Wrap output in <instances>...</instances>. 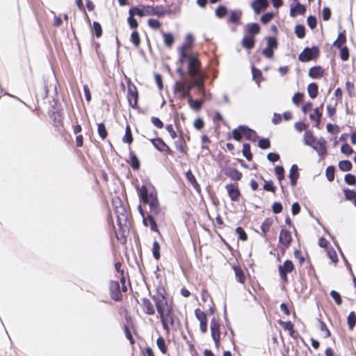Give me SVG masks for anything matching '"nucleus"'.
Here are the masks:
<instances>
[{"label":"nucleus","instance_id":"21","mask_svg":"<svg viewBox=\"0 0 356 356\" xmlns=\"http://www.w3.org/2000/svg\"><path fill=\"white\" fill-rule=\"evenodd\" d=\"M251 6L256 14H259L268 7V0H254Z\"/></svg>","mask_w":356,"mask_h":356},{"label":"nucleus","instance_id":"45","mask_svg":"<svg viewBox=\"0 0 356 356\" xmlns=\"http://www.w3.org/2000/svg\"><path fill=\"white\" fill-rule=\"evenodd\" d=\"M339 168L343 172L350 171L353 168L352 163L348 160L341 161L339 163Z\"/></svg>","mask_w":356,"mask_h":356},{"label":"nucleus","instance_id":"6","mask_svg":"<svg viewBox=\"0 0 356 356\" xmlns=\"http://www.w3.org/2000/svg\"><path fill=\"white\" fill-rule=\"evenodd\" d=\"M296 269L295 265L291 260L286 259L282 265H279L278 271L282 281L286 284L289 282L288 274Z\"/></svg>","mask_w":356,"mask_h":356},{"label":"nucleus","instance_id":"35","mask_svg":"<svg viewBox=\"0 0 356 356\" xmlns=\"http://www.w3.org/2000/svg\"><path fill=\"white\" fill-rule=\"evenodd\" d=\"M316 138L314 136L313 132L310 130H306L304 134V143L307 145L312 146L316 142Z\"/></svg>","mask_w":356,"mask_h":356},{"label":"nucleus","instance_id":"8","mask_svg":"<svg viewBox=\"0 0 356 356\" xmlns=\"http://www.w3.org/2000/svg\"><path fill=\"white\" fill-rule=\"evenodd\" d=\"M109 294L112 300L115 301H121L122 300V294L121 287L118 281L111 280L108 285Z\"/></svg>","mask_w":356,"mask_h":356},{"label":"nucleus","instance_id":"22","mask_svg":"<svg viewBox=\"0 0 356 356\" xmlns=\"http://www.w3.org/2000/svg\"><path fill=\"white\" fill-rule=\"evenodd\" d=\"M167 13V11L162 6H146V15H156L159 17H163Z\"/></svg>","mask_w":356,"mask_h":356},{"label":"nucleus","instance_id":"58","mask_svg":"<svg viewBox=\"0 0 356 356\" xmlns=\"http://www.w3.org/2000/svg\"><path fill=\"white\" fill-rule=\"evenodd\" d=\"M335 168L333 165H330L326 168L325 175L329 181H332L334 179Z\"/></svg>","mask_w":356,"mask_h":356},{"label":"nucleus","instance_id":"64","mask_svg":"<svg viewBox=\"0 0 356 356\" xmlns=\"http://www.w3.org/2000/svg\"><path fill=\"white\" fill-rule=\"evenodd\" d=\"M274 17L275 14L273 13H266L261 17V22L266 24L270 22L274 18Z\"/></svg>","mask_w":356,"mask_h":356},{"label":"nucleus","instance_id":"13","mask_svg":"<svg viewBox=\"0 0 356 356\" xmlns=\"http://www.w3.org/2000/svg\"><path fill=\"white\" fill-rule=\"evenodd\" d=\"M293 238L290 231L282 229L279 236V243L285 248L287 249L291 245Z\"/></svg>","mask_w":356,"mask_h":356},{"label":"nucleus","instance_id":"19","mask_svg":"<svg viewBox=\"0 0 356 356\" xmlns=\"http://www.w3.org/2000/svg\"><path fill=\"white\" fill-rule=\"evenodd\" d=\"M191 44L189 42H186L183 44L179 49V60L181 63H184L185 60H186L188 58V56L192 54L193 52H191Z\"/></svg>","mask_w":356,"mask_h":356},{"label":"nucleus","instance_id":"27","mask_svg":"<svg viewBox=\"0 0 356 356\" xmlns=\"http://www.w3.org/2000/svg\"><path fill=\"white\" fill-rule=\"evenodd\" d=\"M300 174L298 172V167L296 164H293L290 169L289 179L291 185L295 186L299 178Z\"/></svg>","mask_w":356,"mask_h":356},{"label":"nucleus","instance_id":"36","mask_svg":"<svg viewBox=\"0 0 356 356\" xmlns=\"http://www.w3.org/2000/svg\"><path fill=\"white\" fill-rule=\"evenodd\" d=\"M134 141V137L131 132V129L129 124H127L125 128V134L122 137V142L129 145L131 144Z\"/></svg>","mask_w":356,"mask_h":356},{"label":"nucleus","instance_id":"50","mask_svg":"<svg viewBox=\"0 0 356 356\" xmlns=\"http://www.w3.org/2000/svg\"><path fill=\"white\" fill-rule=\"evenodd\" d=\"M343 193L347 200L353 201L354 202L355 200H356V190L353 191L349 188H344Z\"/></svg>","mask_w":356,"mask_h":356},{"label":"nucleus","instance_id":"14","mask_svg":"<svg viewBox=\"0 0 356 356\" xmlns=\"http://www.w3.org/2000/svg\"><path fill=\"white\" fill-rule=\"evenodd\" d=\"M140 307L143 313L146 315L154 316L156 313L155 304L154 305L147 298H141Z\"/></svg>","mask_w":356,"mask_h":356},{"label":"nucleus","instance_id":"24","mask_svg":"<svg viewBox=\"0 0 356 356\" xmlns=\"http://www.w3.org/2000/svg\"><path fill=\"white\" fill-rule=\"evenodd\" d=\"M50 118L53 121L54 126L56 127L63 126V115L61 111H53L50 114Z\"/></svg>","mask_w":356,"mask_h":356},{"label":"nucleus","instance_id":"39","mask_svg":"<svg viewBox=\"0 0 356 356\" xmlns=\"http://www.w3.org/2000/svg\"><path fill=\"white\" fill-rule=\"evenodd\" d=\"M321 117L322 113L320 111L318 108H316L314 109V113L309 115L310 120H314L316 122L315 126L318 128L321 124Z\"/></svg>","mask_w":356,"mask_h":356},{"label":"nucleus","instance_id":"61","mask_svg":"<svg viewBox=\"0 0 356 356\" xmlns=\"http://www.w3.org/2000/svg\"><path fill=\"white\" fill-rule=\"evenodd\" d=\"M124 332L127 339L129 341L130 343L132 345L134 344L135 340L132 336L131 329L128 325H125L124 326Z\"/></svg>","mask_w":356,"mask_h":356},{"label":"nucleus","instance_id":"56","mask_svg":"<svg viewBox=\"0 0 356 356\" xmlns=\"http://www.w3.org/2000/svg\"><path fill=\"white\" fill-rule=\"evenodd\" d=\"M295 33L299 38H303L305 36V28L303 25L298 24L295 27Z\"/></svg>","mask_w":356,"mask_h":356},{"label":"nucleus","instance_id":"34","mask_svg":"<svg viewBox=\"0 0 356 356\" xmlns=\"http://www.w3.org/2000/svg\"><path fill=\"white\" fill-rule=\"evenodd\" d=\"M129 15L132 16L138 15L139 17L147 15L146 7L143 6L133 7L129 9Z\"/></svg>","mask_w":356,"mask_h":356},{"label":"nucleus","instance_id":"32","mask_svg":"<svg viewBox=\"0 0 356 356\" xmlns=\"http://www.w3.org/2000/svg\"><path fill=\"white\" fill-rule=\"evenodd\" d=\"M241 15L242 13L240 10L232 11L227 19V22L238 25L241 23Z\"/></svg>","mask_w":356,"mask_h":356},{"label":"nucleus","instance_id":"55","mask_svg":"<svg viewBox=\"0 0 356 356\" xmlns=\"http://www.w3.org/2000/svg\"><path fill=\"white\" fill-rule=\"evenodd\" d=\"M330 295L332 297V298L334 300L336 305L339 306L342 304V302H343L342 298H341V295L337 291H334V290L331 291L330 293Z\"/></svg>","mask_w":356,"mask_h":356},{"label":"nucleus","instance_id":"60","mask_svg":"<svg viewBox=\"0 0 356 356\" xmlns=\"http://www.w3.org/2000/svg\"><path fill=\"white\" fill-rule=\"evenodd\" d=\"M264 190L272 193H275L276 191V186L274 185L273 181L272 180L266 181L263 187Z\"/></svg>","mask_w":356,"mask_h":356},{"label":"nucleus","instance_id":"26","mask_svg":"<svg viewBox=\"0 0 356 356\" xmlns=\"http://www.w3.org/2000/svg\"><path fill=\"white\" fill-rule=\"evenodd\" d=\"M255 44V37L253 35H245L243 38L241 40V45L243 48L250 50L252 49Z\"/></svg>","mask_w":356,"mask_h":356},{"label":"nucleus","instance_id":"20","mask_svg":"<svg viewBox=\"0 0 356 356\" xmlns=\"http://www.w3.org/2000/svg\"><path fill=\"white\" fill-rule=\"evenodd\" d=\"M325 74V70L321 65L313 66L308 72L309 76L314 79H321L324 76Z\"/></svg>","mask_w":356,"mask_h":356},{"label":"nucleus","instance_id":"7","mask_svg":"<svg viewBox=\"0 0 356 356\" xmlns=\"http://www.w3.org/2000/svg\"><path fill=\"white\" fill-rule=\"evenodd\" d=\"M266 47L262 51V54L268 58H272L274 55V51L277 49L278 42L275 37L269 36L266 38Z\"/></svg>","mask_w":356,"mask_h":356},{"label":"nucleus","instance_id":"5","mask_svg":"<svg viewBox=\"0 0 356 356\" xmlns=\"http://www.w3.org/2000/svg\"><path fill=\"white\" fill-rule=\"evenodd\" d=\"M320 56L319 48L314 46L312 48L305 47L299 54L298 60L302 63H307L312 60L317 59Z\"/></svg>","mask_w":356,"mask_h":356},{"label":"nucleus","instance_id":"62","mask_svg":"<svg viewBox=\"0 0 356 356\" xmlns=\"http://www.w3.org/2000/svg\"><path fill=\"white\" fill-rule=\"evenodd\" d=\"M236 233L238 235V239L243 241L248 239V235L243 227H237L236 228Z\"/></svg>","mask_w":356,"mask_h":356},{"label":"nucleus","instance_id":"4","mask_svg":"<svg viewBox=\"0 0 356 356\" xmlns=\"http://www.w3.org/2000/svg\"><path fill=\"white\" fill-rule=\"evenodd\" d=\"M222 328L224 329V326L220 324V318L213 317L211 320L210 329L212 339L217 349H219L220 346V336L222 334Z\"/></svg>","mask_w":356,"mask_h":356},{"label":"nucleus","instance_id":"9","mask_svg":"<svg viewBox=\"0 0 356 356\" xmlns=\"http://www.w3.org/2000/svg\"><path fill=\"white\" fill-rule=\"evenodd\" d=\"M127 99L129 104L133 108H138V92L136 86L134 84L128 85Z\"/></svg>","mask_w":356,"mask_h":356},{"label":"nucleus","instance_id":"42","mask_svg":"<svg viewBox=\"0 0 356 356\" xmlns=\"http://www.w3.org/2000/svg\"><path fill=\"white\" fill-rule=\"evenodd\" d=\"M97 133L102 140H105L107 138L108 133L106 125L103 122L97 124Z\"/></svg>","mask_w":356,"mask_h":356},{"label":"nucleus","instance_id":"37","mask_svg":"<svg viewBox=\"0 0 356 356\" xmlns=\"http://www.w3.org/2000/svg\"><path fill=\"white\" fill-rule=\"evenodd\" d=\"M175 146L176 149L181 154H186L187 146L184 138L181 136L179 140L175 142Z\"/></svg>","mask_w":356,"mask_h":356},{"label":"nucleus","instance_id":"16","mask_svg":"<svg viewBox=\"0 0 356 356\" xmlns=\"http://www.w3.org/2000/svg\"><path fill=\"white\" fill-rule=\"evenodd\" d=\"M278 324L282 327L284 331H287L289 335L296 339L298 337V333L294 329V325L291 321H283L282 320L277 321Z\"/></svg>","mask_w":356,"mask_h":356},{"label":"nucleus","instance_id":"29","mask_svg":"<svg viewBox=\"0 0 356 356\" xmlns=\"http://www.w3.org/2000/svg\"><path fill=\"white\" fill-rule=\"evenodd\" d=\"M260 33V26L257 23H250L248 24L245 29V34L248 35H253L254 37L256 35Z\"/></svg>","mask_w":356,"mask_h":356},{"label":"nucleus","instance_id":"57","mask_svg":"<svg viewBox=\"0 0 356 356\" xmlns=\"http://www.w3.org/2000/svg\"><path fill=\"white\" fill-rule=\"evenodd\" d=\"M327 255L333 263L337 264L338 262L337 254L333 248H327Z\"/></svg>","mask_w":356,"mask_h":356},{"label":"nucleus","instance_id":"51","mask_svg":"<svg viewBox=\"0 0 356 356\" xmlns=\"http://www.w3.org/2000/svg\"><path fill=\"white\" fill-rule=\"evenodd\" d=\"M318 323H319V329H320V330L325 332L324 338L325 339L329 338L331 336V332L330 331V330L327 327L325 323L323 322L321 319H318Z\"/></svg>","mask_w":356,"mask_h":356},{"label":"nucleus","instance_id":"33","mask_svg":"<svg viewBox=\"0 0 356 356\" xmlns=\"http://www.w3.org/2000/svg\"><path fill=\"white\" fill-rule=\"evenodd\" d=\"M243 137L245 138V139L251 140L252 142H256L258 139V136L254 130L250 129L249 127L244 126L243 129Z\"/></svg>","mask_w":356,"mask_h":356},{"label":"nucleus","instance_id":"59","mask_svg":"<svg viewBox=\"0 0 356 356\" xmlns=\"http://www.w3.org/2000/svg\"><path fill=\"white\" fill-rule=\"evenodd\" d=\"M92 30L97 38H100L102 35V29L101 24L97 22H94L92 24Z\"/></svg>","mask_w":356,"mask_h":356},{"label":"nucleus","instance_id":"40","mask_svg":"<svg viewBox=\"0 0 356 356\" xmlns=\"http://www.w3.org/2000/svg\"><path fill=\"white\" fill-rule=\"evenodd\" d=\"M243 125H240L237 128L233 129L232 138L237 141H240L241 138L243 137Z\"/></svg>","mask_w":356,"mask_h":356},{"label":"nucleus","instance_id":"3","mask_svg":"<svg viewBox=\"0 0 356 356\" xmlns=\"http://www.w3.org/2000/svg\"><path fill=\"white\" fill-rule=\"evenodd\" d=\"M186 63L187 74L191 79L186 78L177 81L173 90L181 93L183 96L189 95L195 86L202 88V81H206L208 76L202 70V63L196 53H192L185 60Z\"/></svg>","mask_w":356,"mask_h":356},{"label":"nucleus","instance_id":"53","mask_svg":"<svg viewBox=\"0 0 356 356\" xmlns=\"http://www.w3.org/2000/svg\"><path fill=\"white\" fill-rule=\"evenodd\" d=\"M164 43L166 47H171L175 42L174 37L170 33H163Z\"/></svg>","mask_w":356,"mask_h":356},{"label":"nucleus","instance_id":"38","mask_svg":"<svg viewBox=\"0 0 356 356\" xmlns=\"http://www.w3.org/2000/svg\"><path fill=\"white\" fill-rule=\"evenodd\" d=\"M307 92L312 99H314L318 96V86L316 83H311L307 86Z\"/></svg>","mask_w":356,"mask_h":356},{"label":"nucleus","instance_id":"28","mask_svg":"<svg viewBox=\"0 0 356 356\" xmlns=\"http://www.w3.org/2000/svg\"><path fill=\"white\" fill-rule=\"evenodd\" d=\"M233 269L234 270L236 280L242 284H245L246 281V277L241 267L240 266L234 265L233 266Z\"/></svg>","mask_w":356,"mask_h":356},{"label":"nucleus","instance_id":"10","mask_svg":"<svg viewBox=\"0 0 356 356\" xmlns=\"http://www.w3.org/2000/svg\"><path fill=\"white\" fill-rule=\"evenodd\" d=\"M150 142L158 151L163 153L165 156L173 155V151L161 138H152Z\"/></svg>","mask_w":356,"mask_h":356},{"label":"nucleus","instance_id":"47","mask_svg":"<svg viewBox=\"0 0 356 356\" xmlns=\"http://www.w3.org/2000/svg\"><path fill=\"white\" fill-rule=\"evenodd\" d=\"M201 299L204 303L209 301L212 302V298L205 285H203L201 291Z\"/></svg>","mask_w":356,"mask_h":356},{"label":"nucleus","instance_id":"43","mask_svg":"<svg viewBox=\"0 0 356 356\" xmlns=\"http://www.w3.org/2000/svg\"><path fill=\"white\" fill-rule=\"evenodd\" d=\"M347 324L349 330H353L356 325V313L350 312L347 317Z\"/></svg>","mask_w":356,"mask_h":356},{"label":"nucleus","instance_id":"11","mask_svg":"<svg viewBox=\"0 0 356 356\" xmlns=\"http://www.w3.org/2000/svg\"><path fill=\"white\" fill-rule=\"evenodd\" d=\"M225 189L230 200L233 202H238L241 193L237 183H230L225 186Z\"/></svg>","mask_w":356,"mask_h":356},{"label":"nucleus","instance_id":"48","mask_svg":"<svg viewBox=\"0 0 356 356\" xmlns=\"http://www.w3.org/2000/svg\"><path fill=\"white\" fill-rule=\"evenodd\" d=\"M243 155L246 158L248 161H252V154L250 149V145L248 143H245L243 145Z\"/></svg>","mask_w":356,"mask_h":356},{"label":"nucleus","instance_id":"17","mask_svg":"<svg viewBox=\"0 0 356 356\" xmlns=\"http://www.w3.org/2000/svg\"><path fill=\"white\" fill-rule=\"evenodd\" d=\"M224 174L229 177L231 180L234 181V183L239 181L243 177L242 172L234 168H227L224 170Z\"/></svg>","mask_w":356,"mask_h":356},{"label":"nucleus","instance_id":"30","mask_svg":"<svg viewBox=\"0 0 356 356\" xmlns=\"http://www.w3.org/2000/svg\"><path fill=\"white\" fill-rule=\"evenodd\" d=\"M305 6L298 2L294 7L291 8L290 15L294 17L298 15H303L305 13Z\"/></svg>","mask_w":356,"mask_h":356},{"label":"nucleus","instance_id":"15","mask_svg":"<svg viewBox=\"0 0 356 356\" xmlns=\"http://www.w3.org/2000/svg\"><path fill=\"white\" fill-rule=\"evenodd\" d=\"M195 315L200 321V329L202 333L207 332V316L204 312L199 308L195 309Z\"/></svg>","mask_w":356,"mask_h":356},{"label":"nucleus","instance_id":"46","mask_svg":"<svg viewBox=\"0 0 356 356\" xmlns=\"http://www.w3.org/2000/svg\"><path fill=\"white\" fill-rule=\"evenodd\" d=\"M156 345H157L159 349L160 350V351L163 354H166L167 353V352H168V347L166 346L165 339L162 337H159L157 339V340H156Z\"/></svg>","mask_w":356,"mask_h":356},{"label":"nucleus","instance_id":"52","mask_svg":"<svg viewBox=\"0 0 356 356\" xmlns=\"http://www.w3.org/2000/svg\"><path fill=\"white\" fill-rule=\"evenodd\" d=\"M160 244L158 241H154L152 245V254L155 259L159 260L161 257L160 254Z\"/></svg>","mask_w":356,"mask_h":356},{"label":"nucleus","instance_id":"41","mask_svg":"<svg viewBox=\"0 0 356 356\" xmlns=\"http://www.w3.org/2000/svg\"><path fill=\"white\" fill-rule=\"evenodd\" d=\"M129 164L134 170H138L140 169V161L138 160V157L134 152L130 153Z\"/></svg>","mask_w":356,"mask_h":356},{"label":"nucleus","instance_id":"49","mask_svg":"<svg viewBox=\"0 0 356 356\" xmlns=\"http://www.w3.org/2000/svg\"><path fill=\"white\" fill-rule=\"evenodd\" d=\"M346 42V36L344 33H341L338 35L337 40L334 42V46L337 48H341L343 44Z\"/></svg>","mask_w":356,"mask_h":356},{"label":"nucleus","instance_id":"2","mask_svg":"<svg viewBox=\"0 0 356 356\" xmlns=\"http://www.w3.org/2000/svg\"><path fill=\"white\" fill-rule=\"evenodd\" d=\"M168 294L163 287L156 289V294L152 296L155 303L158 316L162 327L167 334L172 330H177L180 325V320L172 300H169Z\"/></svg>","mask_w":356,"mask_h":356},{"label":"nucleus","instance_id":"1","mask_svg":"<svg viewBox=\"0 0 356 356\" xmlns=\"http://www.w3.org/2000/svg\"><path fill=\"white\" fill-rule=\"evenodd\" d=\"M138 194L140 200L149 205V211L145 212L141 205H138V209L143 217V223L145 227H150L152 231L160 234L156 218H164V212L162 211L157 197V193L154 188L142 185L138 188Z\"/></svg>","mask_w":356,"mask_h":356},{"label":"nucleus","instance_id":"25","mask_svg":"<svg viewBox=\"0 0 356 356\" xmlns=\"http://www.w3.org/2000/svg\"><path fill=\"white\" fill-rule=\"evenodd\" d=\"M186 177L188 182L191 184V186L194 188V189L199 193H201V187L200 184L197 183L195 175L193 174L191 170H188L186 172Z\"/></svg>","mask_w":356,"mask_h":356},{"label":"nucleus","instance_id":"18","mask_svg":"<svg viewBox=\"0 0 356 356\" xmlns=\"http://www.w3.org/2000/svg\"><path fill=\"white\" fill-rule=\"evenodd\" d=\"M115 213L116 215L117 221L118 225L121 226L122 222H126L127 220V211L124 205L120 202V206H116L115 209Z\"/></svg>","mask_w":356,"mask_h":356},{"label":"nucleus","instance_id":"23","mask_svg":"<svg viewBox=\"0 0 356 356\" xmlns=\"http://www.w3.org/2000/svg\"><path fill=\"white\" fill-rule=\"evenodd\" d=\"M326 142L323 139L316 140V142L312 146L318 154L323 157L327 154Z\"/></svg>","mask_w":356,"mask_h":356},{"label":"nucleus","instance_id":"54","mask_svg":"<svg viewBox=\"0 0 356 356\" xmlns=\"http://www.w3.org/2000/svg\"><path fill=\"white\" fill-rule=\"evenodd\" d=\"M275 173L281 184L282 181L284 179V169L281 165H277L275 168Z\"/></svg>","mask_w":356,"mask_h":356},{"label":"nucleus","instance_id":"31","mask_svg":"<svg viewBox=\"0 0 356 356\" xmlns=\"http://www.w3.org/2000/svg\"><path fill=\"white\" fill-rule=\"evenodd\" d=\"M274 220L272 218H266L261 223V229L262 236L266 237L268 232L270 231V228L273 225Z\"/></svg>","mask_w":356,"mask_h":356},{"label":"nucleus","instance_id":"12","mask_svg":"<svg viewBox=\"0 0 356 356\" xmlns=\"http://www.w3.org/2000/svg\"><path fill=\"white\" fill-rule=\"evenodd\" d=\"M173 92H174L175 95H177L181 99L187 98L188 102L190 106L195 111L200 110L202 106L203 103L205 102V99L193 100L191 97V92H189V95H186V96H183L181 95V93L176 92L175 90H173Z\"/></svg>","mask_w":356,"mask_h":356},{"label":"nucleus","instance_id":"63","mask_svg":"<svg viewBox=\"0 0 356 356\" xmlns=\"http://www.w3.org/2000/svg\"><path fill=\"white\" fill-rule=\"evenodd\" d=\"M227 13V9L225 6H219L216 10V15L218 17L222 18Z\"/></svg>","mask_w":356,"mask_h":356},{"label":"nucleus","instance_id":"44","mask_svg":"<svg viewBox=\"0 0 356 356\" xmlns=\"http://www.w3.org/2000/svg\"><path fill=\"white\" fill-rule=\"evenodd\" d=\"M130 41L134 45L135 47L138 48L140 45V38L137 30H134L130 36Z\"/></svg>","mask_w":356,"mask_h":356}]
</instances>
